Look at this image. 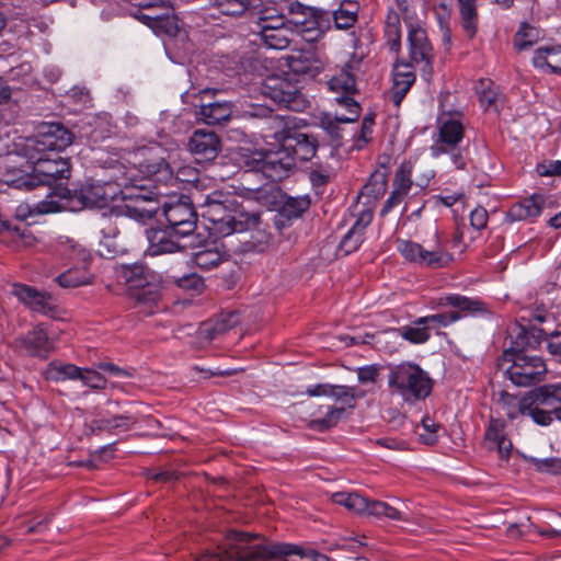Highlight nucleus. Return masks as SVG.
<instances>
[{"label":"nucleus","mask_w":561,"mask_h":561,"mask_svg":"<svg viewBox=\"0 0 561 561\" xmlns=\"http://www.w3.org/2000/svg\"><path fill=\"white\" fill-rule=\"evenodd\" d=\"M164 153L156 142L137 148L130 165L114 180L122 199L127 202L122 211L138 222L151 219L158 210V199L170 194L169 186L179 187L178 182L184 181L180 175L186 170H180L174 176Z\"/></svg>","instance_id":"f257e3e1"},{"label":"nucleus","mask_w":561,"mask_h":561,"mask_svg":"<svg viewBox=\"0 0 561 561\" xmlns=\"http://www.w3.org/2000/svg\"><path fill=\"white\" fill-rule=\"evenodd\" d=\"M288 556L306 554L300 546L294 543L266 545L250 533L230 531L216 552L204 554L197 561H266Z\"/></svg>","instance_id":"f03ea898"},{"label":"nucleus","mask_w":561,"mask_h":561,"mask_svg":"<svg viewBox=\"0 0 561 561\" xmlns=\"http://www.w3.org/2000/svg\"><path fill=\"white\" fill-rule=\"evenodd\" d=\"M201 207L206 228L216 238L248 231L260 222L257 213H249L236 206L230 196L220 191L207 194Z\"/></svg>","instance_id":"7ed1b4c3"},{"label":"nucleus","mask_w":561,"mask_h":561,"mask_svg":"<svg viewBox=\"0 0 561 561\" xmlns=\"http://www.w3.org/2000/svg\"><path fill=\"white\" fill-rule=\"evenodd\" d=\"M111 188L110 183L104 185L87 184L75 192L59 187L48 194L47 199L39 202L36 205V210L39 214H48L61 210L77 211L85 207L102 208L116 196V192H111Z\"/></svg>","instance_id":"20e7f679"},{"label":"nucleus","mask_w":561,"mask_h":561,"mask_svg":"<svg viewBox=\"0 0 561 561\" xmlns=\"http://www.w3.org/2000/svg\"><path fill=\"white\" fill-rule=\"evenodd\" d=\"M32 173L18 170V178H8L9 185L18 190H32L38 185H51L57 180L70 176V162L59 153H31Z\"/></svg>","instance_id":"39448f33"},{"label":"nucleus","mask_w":561,"mask_h":561,"mask_svg":"<svg viewBox=\"0 0 561 561\" xmlns=\"http://www.w3.org/2000/svg\"><path fill=\"white\" fill-rule=\"evenodd\" d=\"M388 387L391 393L413 404L425 400L432 392L433 381L427 371L419 365L403 362L390 368Z\"/></svg>","instance_id":"423d86ee"},{"label":"nucleus","mask_w":561,"mask_h":561,"mask_svg":"<svg viewBox=\"0 0 561 561\" xmlns=\"http://www.w3.org/2000/svg\"><path fill=\"white\" fill-rule=\"evenodd\" d=\"M465 137V126L459 118H442L438 123V133L433 145L430 147L431 156L435 159L448 154L453 165L463 170L467 165V149L460 144Z\"/></svg>","instance_id":"0eeeda50"},{"label":"nucleus","mask_w":561,"mask_h":561,"mask_svg":"<svg viewBox=\"0 0 561 561\" xmlns=\"http://www.w3.org/2000/svg\"><path fill=\"white\" fill-rule=\"evenodd\" d=\"M506 378L517 387H530L542 381L547 374L545 360L533 354L506 353L499 359Z\"/></svg>","instance_id":"6e6552de"},{"label":"nucleus","mask_w":561,"mask_h":561,"mask_svg":"<svg viewBox=\"0 0 561 561\" xmlns=\"http://www.w3.org/2000/svg\"><path fill=\"white\" fill-rule=\"evenodd\" d=\"M169 192L165 196L168 199L162 204L167 226L172 233L188 238L196 230L198 219L193 202L188 196L175 195L170 188Z\"/></svg>","instance_id":"1a4fd4ad"},{"label":"nucleus","mask_w":561,"mask_h":561,"mask_svg":"<svg viewBox=\"0 0 561 561\" xmlns=\"http://www.w3.org/2000/svg\"><path fill=\"white\" fill-rule=\"evenodd\" d=\"M244 164L250 171L261 172L272 182L287 178L296 167L291 156L282 146L273 151H254L245 158Z\"/></svg>","instance_id":"9d476101"},{"label":"nucleus","mask_w":561,"mask_h":561,"mask_svg":"<svg viewBox=\"0 0 561 561\" xmlns=\"http://www.w3.org/2000/svg\"><path fill=\"white\" fill-rule=\"evenodd\" d=\"M436 245L433 250L425 249L422 244L412 240L398 239L396 248L403 259L420 267L443 268L448 266L454 256L439 242L438 233H435Z\"/></svg>","instance_id":"9b49d317"},{"label":"nucleus","mask_w":561,"mask_h":561,"mask_svg":"<svg viewBox=\"0 0 561 561\" xmlns=\"http://www.w3.org/2000/svg\"><path fill=\"white\" fill-rule=\"evenodd\" d=\"M72 142V134L60 123H42L27 149L35 153H59Z\"/></svg>","instance_id":"f8f14e48"},{"label":"nucleus","mask_w":561,"mask_h":561,"mask_svg":"<svg viewBox=\"0 0 561 561\" xmlns=\"http://www.w3.org/2000/svg\"><path fill=\"white\" fill-rule=\"evenodd\" d=\"M58 331L44 323L35 325L31 331L16 340V345L27 355L45 359L55 351Z\"/></svg>","instance_id":"ddd939ff"},{"label":"nucleus","mask_w":561,"mask_h":561,"mask_svg":"<svg viewBox=\"0 0 561 561\" xmlns=\"http://www.w3.org/2000/svg\"><path fill=\"white\" fill-rule=\"evenodd\" d=\"M410 67L419 66L424 76L432 75L434 51L426 31L420 25H410L408 31Z\"/></svg>","instance_id":"4468645a"},{"label":"nucleus","mask_w":561,"mask_h":561,"mask_svg":"<svg viewBox=\"0 0 561 561\" xmlns=\"http://www.w3.org/2000/svg\"><path fill=\"white\" fill-rule=\"evenodd\" d=\"M115 276L118 283L125 284L129 289H145L150 295V300L156 301L157 275L149 267L142 264L119 265L115 268Z\"/></svg>","instance_id":"2eb2a0df"},{"label":"nucleus","mask_w":561,"mask_h":561,"mask_svg":"<svg viewBox=\"0 0 561 561\" xmlns=\"http://www.w3.org/2000/svg\"><path fill=\"white\" fill-rule=\"evenodd\" d=\"M543 335L545 332L540 328L534 325L524 327L519 323H513L507 329L505 348L501 356H505L508 352L513 354H528L526 350L539 346Z\"/></svg>","instance_id":"dca6fc26"},{"label":"nucleus","mask_w":561,"mask_h":561,"mask_svg":"<svg viewBox=\"0 0 561 561\" xmlns=\"http://www.w3.org/2000/svg\"><path fill=\"white\" fill-rule=\"evenodd\" d=\"M438 306L454 308L455 310L451 313L458 316L459 320L468 317L477 318L490 314L489 306L482 299L456 293H449L439 297Z\"/></svg>","instance_id":"f3484780"},{"label":"nucleus","mask_w":561,"mask_h":561,"mask_svg":"<svg viewBox=\"0 0 561 561\" xmlns=\"http://www.w3.org/2000/svg\"><path fill=\"white\" fill-rule=\"evenodd\" d=\"M362 61V57L353 54L343 65L341 71L328 80V89L340 94L339 98H352L351 94L356 91V75L360 70Z\"/></svg>","instance_id":"a211bd4d"},{"label":"nucleus","mask_w":561,"mask_h":561,"mask_svg":"<svg viewBox=\"0 0 561 561\" xmlns=\"http://www.w3.org/2000/svg\"><path fill=\"white\" fill-rule=\"evenodd\" d=\"M139 9L157 10L156 15H149L144 11H138L136 18L153 31L162 30L170 32L172 25V8L169 0H139Z\"/></svg>","instance_id":"6ab92c4d"},{"label":"nucleus","mask_w":561,"mask_h":561,"mask_svg":"<svg viewBox=\"0 0 561 561\" xmlns=\"http://www.w3.org/2000/svg\"><path fill=\"white\" fill-rule=\"evenodd\" d=\"M503 400H507L503 409H505V414L510 419H515L518 414L523 416H529L531 420L541 426L549 425L554 416V413L546 410L543 408H539L535 404H531L524 400H518L517 398L505 394L503 396Z\"/></svg>","instance_id":"aec40b11"},{"label":"nucleus","mask_w":561,"mask_h":561,"mask_svg":"<svg viewBox=\"0 0 561 561\" xmlns=\"http://www.w3.org/2000/svg\"><path fill=\"white\" fill-rule=\"evenodd\" d=\"M187 147L198 163L208 162L220 151V139L211 130L198 129L190 137Z\"/></svg>","instance_id":"412c9836"},{"label":"nucleus","mask_w":561,"mask_h":561,"mask_svg":"<svg viewBox=\"0 0 561 561\" xmlns=\"http://www.w3.org/2000/svg\"><path fill=\"white\" fill-rule=\"evenodd\" d=\"M185 238L186 237L172 233V229L168 226L163 229L147 230V239L149 242L147 252L154 256L181 251L188 247L186 243H181V240Z\"/></svg>","instance_id":"4be33fe9"},{"label":"nucleus","mask_w":561,"mask_h":561,"mask_svg":"<svg viewBox=\"0 0 561 561\" xmlns=\"http://www.w3.org/2000/svg\"><path fill=\"white\" fill-rule=\"evenodd\" d=\"M12 295L34 312L50 316L55 310V307L51 305L50 295L45 291H39L30 285L13 284Z\"/></svg>","instance_id":"5701e85b"},{"label":"nucleus","mask_w":561,"mask_h":561,"mask_svg":"<svg viewBox=\"0 0 561 561\" xmlns=\"http://www.w3.org/2000/svg\"><path fill=\"white\" fill-rule=\"evenodd\" d=\"M282 147L291 156L296 165L297 161H309L314 157L318 140L313 136L304 133H288L283 138Z\"/></svg>","instance_id":"b1692460"},{"label":"nucleus","mask_w":561,"mask_h":561,"mask_svg":"<svg viewBox=\"0 0 561 561\" xmlns=\"http://www.w3.org/2000/svg\"><path fill=\"white\" fill-rule=\"evenodd\" d=\"M336 102L345 107L348 115L336 114L334 117L325 115L321 118L320 123L321 127L331 136L332 139L340 140L342 138V134L339 125L356 122L360 114V106L353 98L348 96L336 98Z\"/></svg>","instance_id":"393cba45"},{"label":"nucleus","mask_w":561,"mask_h":561,"mask_svg":"<svg viewBox=\"0 0 561 561\" xmlns=\"http://www.w3.org/2000/svg\"><path fill=\"white\" fill-rule=\"evenodd\" d=\"M543 207L545 197L539 194H533L513 204L505 214V220L513 224L535 219L541 215Z\"/></svg>","instance_id":"a878e982"},{"label":"nucleus","mask_w":561,"mask_h":561,"mask_svg":"<svg viewBox=\"0 0 561 561\" xmlns=\"http://www.w3.org/2000/svg\"><path fill=\"white\" fill-rule=\"evenodd\" d=\"M310 199L305 196H287L282 202L276 215L274 216V225L278 230L287 227L293 219L301 217V215L309 208Z\"/></svg>","instance_id":"bb28decb"},{"label":"nucleus","mask_w":561,"mask_h":561,"mask_svg":"<svg viewBox=\"0 0 561 561\" xmlns=\"http://www.w3.org/2000/svg\"><path fill=\"white\" fill-rule=\"evenodd\" d=\"M484 440L488 448L495 449L501 459L510 458L513 444L506 436L504 421L491 419L484 433Z\"/></svg>","instance_id":"cd10ccee"},{"label":"nucleus","mask_w":561,"mask_h":561,"mask_svg":"<svg viewBox=\"0 0 561 561\" xmlns=\"http://www.w3.org/2000/svg\"><path fill=\"white\" fill-rule=\"evenodd\" d=\"M523 400L553 412L557 417L561 408V383L540 386Z\"/></svg>","instance_id":"c85d7f7f"},{"label":"nucleus","mask_w":561,"mask_h":561,"mask_svg":"<svg viewBox=\"0 0 561 561\" xmlns=\"http://www.w3.org/2000/svg\"><path fill=\"white\" fill-rule=\"evenodd\" d=\"M373 213L370 210L363 211L351 229L342 238L340 250L345 254H351L358 250L364 242L365 229L371 222Z\"/></svg>","instance_id":"c756f323"},{"label":"nucleus","mask_w":561,"mask_h":561,"mask_svg":"<svg viewBox=\"0 0 561 561\" xmlns=\"http://www.w3.org/2000/svg\"><path fill=\"white\" fill-rule=\"evenodd\" d=\"M54 252L61 257L76 261L79 264H89L91 261L90 251L83 244L67 236L56 238Z\"/></svg>","instance_id":"7c9ffc66"},{"label":"nucleus","mask_w":561,"mask_h":561,"mask_svg":"<svg viewBox=\"0 0 561 561\" xmlns=\"http://www.w3.org/2000/svg\"><path fill=\"white\" fill-rule=\"evenodd\" d=\"M533 66L547 73H561V46L538 47L531 59Z\"/></svg>","instance_id":"2f4dec72"},{"label":"nucleus","mask_w":561,"mask_h":561,"mask_svg":"<svg viewBox=\"0 0 561 561\" xmlns=\"http://www.w3.org/2000/svg\"><path fill=\"white\" fill-rule=\"evenodd\" d=\"M409 65L396 66L393 70V83L389 93L390 101L399 106L415 82V73Z\"/></svg>","instance_id":"473e14b6"},{"label":"nucleus","mask_w":561,"mask_h":561,"mask_svg":"<svg viewBox=\"0 0 561 561\" xmlns=\"http://www.w3.org/2000/svg\"><path fill=\"white\" fill-rule=\"evenodd\" d=\"M228 259V254L216 242L202 245L199 250L193 253L192 262L203 271H209Z\"/></svg>","instance_id":"72a5a7b5"},{"label":"nucleus","mask_w":561,"mask_h":561,"mask_svg":"<svg viewBox=\"0 0 561 561\" xmlns=\"http://www.w3.org/2000/svg\"><path fill=\"white\" fill-rule=\"evenodd\" d=\"M288 66L295 73L313 78L323 70L324 62L313 51H302L290 57Z\"/></svg>","instance_id":"f704fd0d"},{"label":"nucleus","mask_w":561,"mask_h":561,"mask_svg":"<svg viewBox=\"0 0 561 561\" xmlns=\"http://www.w3.org/2000/svg\"><path fill=\"white\" fill-rule=\"evenodd\" d=\"M93 274L88 264H80L68 268L55 277V282L62 288H76L92 283Z\"/></svg>","instance_id":"c9c22d12"},{"label":"nucleus","mask_w":561,"mask_h":561,"mask_svg":"<svg viewBox=\"0 0 561 561\" xmlns=\"http://www.w3.org/2000/svg\"><path fill=\"white\" fill-rule=\"evenodd\" d=\"M201 119L207 125H220L227 122L232 114V103L229 101H215L204 104L199 110Z\"/></svg>","instance_id":"e433bc0d"},{"label":"nucleus","mask_w":561,"mask_h":561,"mask_svg":"<svg viewBox=\"0 0 561 561\" xmlns=\"http://www.w3.org/2000/svg\"><path fill=\"white\" fill-rule=\"evenodd\" d=\"M81 367L70 363H61L58 360L50 362L45 370L47 380L60 382L66 380H79L81 378Z\"/></svg>","instance_id":"4c0bfd02"},{"label":"nucleus","mask_w":561,"mask_h":561,"mask_svg":"<svg viewBox=\"0 0 561 561\" xmlns=\"http://www.w3.org/2000/svg\"><path fill=\"white\" fill-rule=\"evenodd\" d=\"M263 44L272 49H285L290 43L291 30L286 24L283 26L267 27L265 30L257 31Z\"/></svg>","instance_id":"58836bf2"},{"label":"nucleus","mask_w":561,"mask_h":561,"mask_svg":"<svg viewBox=\"0 0 561 561\" xmlns=\"http://www.w3.org/2000/svg\"><path fill=\"white\" fill-rule=\"evenodd\" d=\"M138 422L137 416L130 413L102 416L95 421L96 428L106 432H127Z\"/></svg>","instance_id":"ea45409f"},{"label":"nucleus","mask_w":561,"mask_h":561,"mask_svg":"<svg viewBox=\"0 0 561 561\" xmlns=\"http://www.w3.org/2000/svg\"><path fill=\"white\" fill-rule=\"evenodd\" d=\"M385 38L390 50L398 53L401 49V25L399 13L389 9L385 21Z\"/></svg>","instance_id":"a19ab883"},{"label":"nucleus","mask_w":561,"mask_h":561,"mask_svg":"<svg viewBox=\"0 0 561 561\" xmlns=\"http://www.w3.org/2000/svg\"><path fill=\"white\" fill-rule=\"evenodd\" d=\"M461 26L468 38H473L478 28V13L474 0H458Z\"/></svg>","instance_id":"79ce46f5"},{"label":"nucleus","mask_w":561,"mask_h":561,"mask_svg":"<svg viewBox=\"0 0 561 561\" xmlns=\"http://www.w3.org/2000/svg\"><path fill=\"white\" fill-rule=\"evenodd\" d=\"M286 89H291V83L278 77L267 78L262 85V94L284 107Z\"/></svg>","instance_id":"37998d69"},{"label":"nucleus","mask_w":561,"mask_h":561,"mask_svg":"<svg viewBox=\"0 0 561 561\" xmlns=\"http://www.w3.org/2000/svg\"><path fill=\"white\" fill-rule=\"evenodd\" d=\"M332 501L358 514H367L371 502L360 494L353 492H335L332 494Z\"/></svg>","instance_id":"c03bdc74"},{"label":"nucleus","mask_w":561,"mask_h":561,"mask_svg":"<svg viewBox=\"0 0 561 561\" xmlns=\"http://www.w3.org/2000/svg\"><path fill=\"white\" fill-rule=\"evenodd\" d=\"M250 7V0H208L210 10L227 16H239Z\"/></svg>","instance_id":"a18cd8bd"},{"label":"nucleus","mask_w":561,"mask_h":561,"mask_svg":"<svg viewBox=\"0 0 561 561\" xmlns=\"http://www.w3.org/2000/svg\"><path fill=\"white\" fill-rule=\"evenodd\" d=\"M542 36L541 30L523 22L514 36V45L518 50H524L535 45Z\"/></svg>","instance_id":"49530a36"},{"label":"nucleus","mask_w":561,"mask_h":561,"mask_svg":"<svg viewBox=\"0 0 561 561\" xmlns=\"http://www.w3.org/2000/svg\"><path fill=\"white\" fill-rule=\"evenodd\" d=\"M256 25L259 31L267 27H278L287 24V20L284 14L278 13L277 9L272 4L263 5L256 12Z\"/></svg>","instance_id":"de8ad7c7"},{"label":"nucleus","mask_w":561,"mask_h":561,"mask_svg":"<svg viewBox=\"0 0 561 561\" xmlns=\"http://www.w3.org/2000/svg\"><path fill=\"white\" fill-rule=\"evenodd\" d=\"M412 172H413V163L411 161L404 160L401 162L399 168L396 171L393 179V188L403 196H407L412 187Z\"/></svg>","instance_id":"09e8293b"},{"label":"nucleus","mask_w":561,"mask_h":561,"mask_svg":"<svg viewBox=\"0 0 561 561\" xmlns=\"http://www.w3.org/2000/svg\"><path fill=\"white\" fill-rule=\"evenodd\" d=\"M398 334L412 344H424L431 337V332L426 324H419L416 320L410 325H403L397 329Z\"/></svg>","instance_id":"8fccbe9b"},{"label":"nucleus","mask_w":561,"mask_h":561,"mask_svg":"<svg viewBox=\"0 0 561 561\" xmlns=\"http://www.w3.org/2000/svg\"><path fill=\"white\" fill-rule=\"evenodd\" d=\"M345 413L344 408L327 407V411L323 416L314 417L311 421L312 428L317 431H325L337 424Z\"/></svg>","instance_id":"3c124183"},{"label":"nucleus","mask_w":561,"mask_h":561,"mask_svg":"<svg viewBox=\"0 0 561 561\" xmlns=\"http://www.w3.org/2000/svg\"><path fill=\"white\" fill-rule=\"evenodd\" d=\"M252 198L267 209L279 203L280 191L274 185H264L251 192Z\"/></svg>","instance_id":"603ef678"},{"label":"nucleus","mask_w":561,"mask_h":561,"mask_svg":"<svg viewBox=\"0 0 561 561\" xmlns=\"http://www.w3.org/2000/svg\"><path fill=\"white\" fill-rule=\"evenodd\" d=\"M457 321H459V317L451 313V311L428 314L416 319V323L426 324L430 332L432 329L447 328Z\"/></svg>","instance_id":"864d4df0"},{"label":"nucleus","mask_w":561,"mask_h":561,"mask_svg":"<svg viewBox=\"0 0 561 561\" xmlns=\"http://www.w3.org/2000/svg\"><path fill=\"white\" fill-rule=\"evenodd\" d=\"M367 514L375 515L377 517H387L392 520L404 519L403 514L399 510L381 501H371Z\"/></svg>","instance_id":"5fc2aeb1"},{"label":"nucleus","mask_w":561,"mask_h":561,"mask_svg":"<svg viewBox=\"0 0 561 561\" xmlns=\"http://www.w3.org/2000/svg\"><path fill=\"white\" fill-rule=\"evenodd\" d=\"M477 92L479 94V101L485 110L495 103L497 91L491 80L481 79L477 87Z\"/></svg>","instance_id":"6e6d98bb"},{"label":"nucleus","mask_w":561,"mask_h":561,"mask_svg":"<svg viewBox=\"0 0 561 561\" xmlns=\"http://www.w3.org/2000/svg\"><path fill=\"white\" fill-rule=\"evenodd\" d=\"M422 433H419L420 440L426 445H434L438 440V432L443 430L442 425L431 417L426 416L422 420Z\"/></svg>","instance_id":"4d7b16f0"},{"label":"nucleus","mask_w":561,"mask_h":561,"mask_svg":"<svg viewBox=\"0 0 561 561\" xmlns=\"http://www.w3.org/2000/svg\"><path fill=\"white\" fill-rule=\"evenodd\" d=\"M307 99L297 89L296 85L291 84V89H286L284 107L295 112H301L307 106Z\"/></svg>","instance_id":"13d9d810"},{"label":"nucleus","mask_w":561,"mask_h":561,"mask_svg":"<svg viewBox=\"0 0 561 561\" xmlns=\"http://www.w3.org/2000/svg\"><path fill=\"white\" fill-rule=\"evenodd\" d=\"M79 381H81L82 386L94 390H102L106 387V379L104 376L90 368L81 369V378H79Z\"/></svg>","instance_id":"bf43d9fd"},{"label":"nucleus","mask_w":561,"mask_h":561,"mask_svg":"<svg viewBox=\"0 0 561 561\" xmlns=\"http://www.w3.org/2000/svg\"><path fill=\"white\" fill-rule=\"evenodd\" d=\"M329 397L334 398L336 401L342 402L348 408H353L355 404V389L348 386H334L331 385V391L329 392Z\"/></svg>","instance_id":"052dcab7"},{"label":"nucleus","mask_w":561,"mask_h":561,"mask_svg":"<svg viewBox=\"0 0 561 561\" xmlns=\"http://www.w3.org/2000/svg\"><path fill=\"white\" fill-rule=\"evenodd\" d=\"M102 239L100 245L106 248V253L101 249L99 250L101 255L113 256L116 253L115 249H111L112 240L118 234V229L111 222H106V226L101 228Z\"/></svg>","instance_id":"680f3d73"},{"label":"nucleus","mask_w":561,"mask_h":561,"mask_svg":"<svg viewBox=\"0 0 561 561\" xmlns=\"http://www.w3.org/2000/svg\"><path fill=\"white\" fill-rule=\"evenodd\" d=\"M25 234L19 227L10 225H2L0 230V240L4 243H12L13 247L19 248Z\"/></svg>","instance_id":"e2e57ef3"},{"label":"nucleus","mask_w":561,"mask_h":561,"mask_svg":"<svg viewBox=\"0 0 561 561\" xmlns=\"http://www.w3.org/2000/svg\"><path fill=\"white\" fill-rule=\"evenodd\" d=\"M534 467L539 472H546L551 474H560L561 473V459L559 458H543V459H533Z\"/></svg>","instance_id":"0e129e2a"},{"label":"nucleus","mask_w":561,"mask_h":561,"mask_svg":"<svg viewBox=\"0 0 561 561\" xmlns=\"http://www.w3.org/2000/svg\"><path fill=\"white\" fill-rule=\"evenodd\" d=\"M489 215L482 206L476 207L470 213V225L476 230H483L488 225Z\"/></svg>","instance_id":"69168bd1"},{"label":"nucleus","mask_w":561,"mask_h":561,"mask_svg":"<svg viewBox=\"0 0 561 561\" xmlns=\"http://www.w3.org/2000/svg\"><path fill=\"white\" fill-rule=\"evenodd\" d=\"M333 20H334L335 27L339 30H347V28L352 27L355 24V22L357 21V19H355L353 15L348 14L347 11L341 10L340 8H337L333 12Z\"/></svg>","instance_id":"338daca9"},{"label":"nucleus","mask_w":561,"mask_h":561,"mask_svg":"<svg viewBox=\"0 0 561 561\" xmlns=\"http://www.w3.org/2000/svg\"><path fill=\"white\" fill-rule=\"evenodd\" d=\"M462 197H463V194L461 192L445 191L438 195H434L433 201L436 206L443 205L446 207H451Z\"/></svg>","instance_id":"774afa93"}]
</instances>
